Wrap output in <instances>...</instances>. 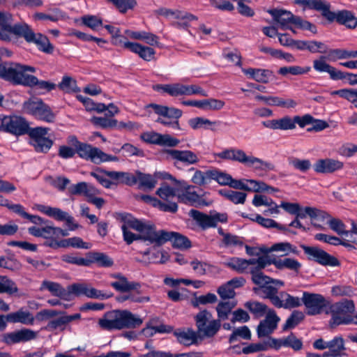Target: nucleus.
<instances>
[{"label":"nucleus","instance_id":"obj_1","mask_svg":"<svg viewBox=\"0 0 357 357\" xmlns=\"http://www.w3.org/2000/svg\"><path fill=\"white\" fill-rule=\"evenodd\" d=\"M11 15L5 12H0V39L10 41L13 35L23 38L27 43L35 44L39 50L46 53L53 51V46L48 38L40 33H35L26 23L15 24L12 26Z\"/></svg>","mask_w":357,"mask_h":357},{"label":"nucleus","instance_id":"obj_2","mask_svg":"<svg viewBox=\"0 0 357 357\" xmlns=\"http://www.w3.org/2000/svg\"><path fill=\"white\" fill-rule=\"evenodd\" d=\"M142 319L128 310H112L98 320L102 329L112 331L134 328L142 324Z\"/></svg>","mask_w":357,"mask_h":357},{"label":"nucleus","instance_id":"obj_3","mask_svg":"<svg viewBox=\"0 0 357 357\" xmlns=\"http://www.w3.org/2000/svg\"><path fill=\"white\" fill-rule=\"evenodd\" d=\"M35 73L36 68L28 65L19 63H3L0 64V78L13 85L26 86L31 75L27 73Z\"/></svg>","mask_w":357,"mask_h":357},{"label":"nucleus","instance_id":"obj_4","mask_svg":"<svg viewBox=\"0 0 357 357\" xmlns=\"http://www.w3.org/2000/svg\"><path fill=\"white\" fill-rule=\"evenodd\" d=\"M122 219L124 223L121 226V229L123 239L127 244L130 245L138 239L149 242V240L146 238L147 229L145 227H151L153 230H155L153 225L134 218L129 214L124 215Z\"/></svg>","mask_w":357,"mask_h":357},{"label":"nucleus","instance_id":"obj_5","mask_svg":"<svg viewBox=\"0 0 357 357\" xmlns=\"http://www.w3.org/2000/svg\"><path fill=\"white\" fill-rule=\"evenodd\" d=\"M355 311L354 303L351 300H343L331 304L329 301V305L326 314H329L331 318L329 324L331 327L339 325L351 324L353 313Z\"/></svg>","mask_w":357,"mask_h":357},{"label":"nucleus","instance_id":"obj_6","mask_svg":"<svg viewBox=\"0 0 357 357\" xmlns=\"http://www.w3.org/2000/svg\"><path fill=\"white\" fill-rule=\"evenodd\" d=\"M268 265H271L268 261V256H262L258 257V261L253 267L250 268L252 282L257 285L259 289H261L265 297L267 296V288L284 286L283 281L273 279L263 273L262 270Z\"/></svg>","mask_w":357,"mask_h":357},{"label":"nucleus","instance_id":"obj_7","mask_svg":"<svg viewBox=\"0 0 357 357\" xmlns=\"http://www.w3.org/2000/svg\"><path fill=\"white\" fill-rule=\"evenodd\" d=\"M146 231V238L150 243L160 246L168 241H172L174 248L179 249H188L191 247L190 241L185 236L177 232L167 231L165 230H153L151 227H145Z\"/></svg>","mask_w":357,"mask_h":357},{"label":"nucleus","instance_id":"obj_8","mask_svg":"<svg viewBox=\"0 0 357 357\" xmlns=\"http://www.w3.org/2000/svg\"><path fill=\"white\" fill-rule=\"evenodd\" d=\"M197 334L202 338L213 337L220 330L222 324L220 320L214 319L207 310L199 311L195 316Z\"/></svg>","mask_w":357,"mask_h":357},{"label":"nucleus","instance_id":"obj_9","mask_svg":"<svg viewBox=\"0 0 357 357\" xmlns=\"http://www.w3.org/2000/svg\"><path fill=\"white\" fill-rule=\"evenodd\" d=\"M146 108H151L156 114L160 116L156 120L157 123L173 129L181 130L178 123V119L183 114L181 109L155 103L149 104L146 106Z\"/></svg>","mask_w":357,"mask_h":357},{"label":"nucleus","instance_id":"obj_10","mask_svg":"<svg viewBox=\"0 0 357 357\" xmlns=\"http://www.w3.org/2000/svg\"><path fill=\"white\" fill-rule=\"evenodd\" d=\"M76 153L79 158L89 160L96 165H100L107 162H117L119 158L103 152L100 149L83 142L76 150Z\"/></svg>","mask_w":357,"mask_h":357},{"label":"nucleus","instance_id":"obj_11","mask_svg":"<svg viewBox=\"0 0 357 357\" xmlns=\"http://www.w3.org/2000/svg\"><path fill=\"white\" fill-rule=\"evenodd\" d=\"M24 111L36 119L48 123L53 122L55 115L51 108L41 99H29L23 104Z\"/></svg>","mask_w":357,"mask_h":357},{"label":"nucleus","instance_id":"obj_12","mask_svg":"<svg viewBox=\"0 0 357 357\" xmlns=\"http://www.w3.org/2000/svg\"><path fill=\"white\" fill-rule=\"evenodd\" d=\"M306 308V313L310 316L326 313L329 305V301L319 294L304 291L301 298V304Z\"/></svg>","mask_w":357,"mask_h":357},{"label":"nucleus","instance_id":"obj_13","mask_svg":"<svg viewBox=\"0 0 357 357\" xmlns=\"http://www.w3.org/2000/svg\"><path fill=\"white\" fill-rule=\"evenodd\" d=\"M31 128L28 122L21 116L0 115V131L22 135L28 134Z\"/></svg>","mask_w":357,"mask_h":357},{"label":"nucleus","instance_id":"obj_14","mask_svg":"<svg viewBox=\"0 0 357 357\" xmlns=\"http://www.w3.org/2000/svg\"><path fill=\"white\" fill-rule=\"evenodd\" d=\"M86 296L89 298L105 300L113 296L112 293H104L86 282H77L69 285V301L72 296Z\"/></svg>","mask_w":357,"mask_h":357},{"label":"nucleus","instance_id":"obj_15","mask_svg":"<svg viewBox=\"0 0 357 357\" xmlns=\"http://www.w3.org/2000/svg\"><path fill=\"white\" fill-rule=\"evenodd\" d=\"M48 128L36 127L31 128L28 132L30 140L29 144L38 153H47L52 148L54 142L47 137Z\"/></svg>","mask_w":357,"mask_h":357},{"label":"nucleus","instance_id":"obj_16","mask_svg":"<svg viewBox=\"0 0 357 357\" xmlns=\"http://www.w3.org/2000/svg\"><path fill=\"white\" fill-rule=\"evenodd\" d=\"M301 247L309 260L314 261L322 266H337L340 265V262L336 257L318 247L305 245H301Z\"/></svg>","mask_w":357,"mask_h":357},{"label":"nucleus","instance_id":"obj_17","mask_svg":"<svg viewBox=\"0 0 357 357\" xmlns=\"http://www.w3.org/2000/svg\"><path fill=\"white\" fill-rule=\"evenodd\" d=\"M324 17L330 22L336 21L340 24L344 25L349 29H354L357 26V18L349 10H342L337 13L330 10L327 8Z\"/></svg>","mask_w":357,"mask_h":357},{"label":"nucleus","instance_id":"obj_18","mask_svg":"<svg viewBox=\"0 0 357 357\" xmlns=\"http://www.w3.org/2000/svg\"><path fill=\"white\" fill-rule=\"evenodd\" d=\"M165 153L174 161V164L176 167L178 162L185 165H195L199 162L198 155L190 150L167 149Z\"/></svg>","mask_w":357,"mask_h":357},{"label":"nucleus","instance_id":"obj_19","mask_svg":"<svg viewBox=\"0 0 357 357\" xmlns=\"http://www.w3.org/2000/svg\"><path fill=\"white\" fill-rule=\"evenodd\" d=\"M280 317L273 310H268L266 317L261 321L257 326V332L259 337L268 336L277 328Z\"/></svg>","mask_w":357,"mask_h":357},{"label":"nucleus","instance_id":"obj_20","mask_svg":"<svg viewBox=\"0 0 357 357\" xmlns=\"http://www.w3.org/2000/svg\"><path fill=\"white\" fill-rule=\"evenodd\" d=\"M343 162L333 158H322L317 160L313 165V169L317 174H328L342 169Z\"/></svg>","mask_w":357,"mask_h":357},{"label":"nucleus","instance_id":"obj_21","mask_svg":"<svg viewBox=\"0 0 357 357\" xmlns=\"http://www.w3.org/2000/svg\"><path fill=\"white\" fill-rule=\"evenodd\" d=\"M37 333L29 328H22L3 335V341L7 344L26 342L36 339Z\"/></svg>","mask_w":357,"mask_h":357},{"label":"nucleus","instance_id":"obj_22","mask_svg":"<svg viewBox=\"0 0 357 357\" xmlns=\"http://www.w3.org/2000/svg\"><path fill=\"white\" fill-rule=\"evenodd\" d=\"M273 17L274 22L278 23L282 29L290 28V24H294L296 16L289 10L284 9H270L267 11Z\"/></svg>","mask_w":357,"mask_h":357},{"label":"nucleus","instance_id":"obj_23","mask_svg":"<svg viewBox=\"0 0 357 357\" xmlns=\"http://www.w3.org/2000/svg\"><path fill=\"white\" fill-rule=\"evenodd\" d=\"M326 59V56H321L318 59L314 60V69L319 73H328L331 79L333 80H340L345 79L344 73L337 70L333 66L327 63Z\"/></svg>","mask_w":357,"mask_h":357},{"label":"nucleus","instance_id":"obj_24","mask_svg":"<svg viewBox=\"0 0 357 357\" xmlns=\"http://www.w3.org/2000/svg\"><path fill=\"white\" fill-rule=\"evenodd\" d=\"M189 186L182 194L179 195V200L186 204H190L195 207L208 206L211 204V201H206L202 196L199 195L195 191L190 190Z\"/></svg>","mask_w":357,"mask_h":357},{"label":"nucleus","instance_id":"obj_25","mask_svg":"<svg viewBox=\"0 0 357 357\" xmlns=\"http://www.w3.org/2000/svg\"><path fill=\"white\" fill-rule=\"evenodd\" d=\"M59 317L50 321L47 325V329L52 331L56 330L64 331L66 326L71 321L79 320L81 319L80 313H75L71 315L66 314L63 312V314L59 315Z\"/></svg>","mask_w":357,"mask_h":357},{"label":"nucleus","instance_id":"obj_26","mask_svg":"<svg viewBox=\"0 0 357 357\" xmlns=\"http://www.w3.org/2000/svg\"><path fill=\"white\" fill-rule=\"evenodd\" d=\"M34 320L33 314L29 310H24L23 307L6 315V321L13 324L20 323L30 326L33 324Z\"/></svg>","mask_w":357,"mask_h":357},{"label":"nucleus","instance_id":"obj_27","mask_svg":"<svg viewBox=\"0 0 357 357\" xmlns=\"http://www.w3.org/2000/svg\"><path fill=\"white\" fill-rule=\"evenodd\" d=\"M48 290L52 296L59 297L61 299L69 301V285L66 289L60 284L49 280L43 281L40 290Z\"/></svg>","mask_w":357,"mask_h":357},{"label":"nucleus","instance_id":"obj_28","mask_svg":"<svg viewBox=\"0 0 357 357\" xmlns=\"http://www.w3.org/2000/svg\"><path fill=\"white\" fill-rule=\"evenodd\" d=\"M264 127L272 130H294L296 128L294 119L289 116H284L278 119L267 120L262 122Z\"/></svg>","mask_w":357,"mask_h":357},{"label":"nucleus","instance_id":"obj_29","mask_svg":"<svg viewBox=\"0 0 357 357\" xmlns=\"http://www.w3.org/2000/svg\"><path fill=\"white\" fill-rule=\"evenodd\" d=\"M155 13L158 15H161L167 19H175V20H197V17L192 13L179 10H173L167 8H160L155 10Z\"/></svg>","mask_w":357,"mask_h":357},{"label":"nucleus","instance_id":"obj_30","mask_svg":"<svg viewBox=\"0 0 357 357\" xmlns=\"http://www.w3.org/2000/svg\"><path fill=\"white\" fill-rule=\"evenodd\" d=\"M258 261V258L244 259L239 257H233L227 263L230 268L239 273H250V268L253 267Z\"/></svg>","mask_w":357,"mask_h":357},{"label":"nucleus","instance_id":"obj_31","mask_svg":"<svg viewBox=\"0 0 357 357\" xmlns=\"http://www.w3.org/2000/svg\"><path fill=\"white\" fill-rule=\"evenodd\" d=\"M123 47L131 52L137 54L142 59L149 61L153 59L155 54V50L149 47L143 46L137 43L125 42Z\"/></svg>","mask_w":357,"mask_h":357},{"label":"nucleus","instance_id":"obj_32","mask_svg":"<svg viewBox=\"0 0 357 357\" xmlns=\"http://www.w3.org/2000/svg\"><path fill=\"white\" fill-rule=\"evenodd\" d=\"M268 261L270 264H273L278 269H288L296 273H298L302 266L297 259L293 258L276 259L268 257Z\"/></svg>","mask_w":357,"mask_h":357},{"label":"nucleus","instance_id":"obj_33","mask_svg":"<svg viewBox=\"0 0 357 357\" xmlns=\"http://www.w3.org/2000/svg\"><path fill=\"white\" fill-rule=\"evenodd\" d=\"M26 86L34 88L36 90L39 91L40 94H45L55 89L56 85L49 81L39 80L36 76L31 75Z\"/></svg>","mask_w":357,"mask_h":357},{"label":"nucleus","instance_id":"obj_34","mask_svg":"<svg viewBox=\"0 0 357 357\" xmlns=\"http://www.w3.org/2000/svg\"><path fill=\"white\" fill-rule=\"evenodd\" d=\"M243 72L256 82L263 84L268 83L273 76V72L268 69L249 68L243 69Z\"/></svg>","mask_w":357,"mask_h":357},{"label":"nucleus","instance_id":"obj_35","mask_svg":"<svg viewBox=\"0 0 357 357\" xmlns=\"http://www.w3.org/2000/svg\"><path fill=\"white\" fill-rule=\"evenodd\" d=\"M8 208L22 218L29 220L33 224L43 225L47 222V220L43 219L38 215L29 214L24 211V206L20 204H12L10 202Z\"/></svg>","mask_w":357,"mask_h":357},{"label":"nucleus","instance_id":"obj_36","mask_svg":"<svg viewBox=\"0 0 357 357\" xmlns=\"http://www.w3.org/2000/svg\"><path fill=\"white\" fill-rule=\"evenodd\" d=\"M216 156L221 159L231 160L244 164L247 155L241 149L230 148L216 153Z\"/></svg>","mask_w":357,"mask_h":357},{"label":"nucleus","instance_id":"obj_37","mask_svg":"<svg viewBox=\"0 0 357 357\" xmlns=\"http://www.w3.org/2000/svg\"><path fill=\"white\" fill-rule=\"evenodd\" d=\"M89 266L93 263H96L98 266L108 268L114 264L113 259L103 252L88 253Z\"/></svg>","mask_w":357,"mask_h":357},{"label":"nucleus","instance_id":"obj_38","mask_svg":"<svg viewBox=\"0 0 357 357\" xmlns=\"http://www.w3.org/2000/svg\"><path fill=\"white\" fill-rule=\"evenodd\" d=\"M189 214L204 229L215 227L211 213L207 215L199 211L192 209L190 211Z\"/></svg>","mask_w":357,"mask_h":357},{"label":"nucleus","instance_id":"obj_39","mask_svg":"<svg viewBox=\"0 0 357 357\" xmlns=\"http://www.w3.org/2000/svg\"><path fill=\"white\" fill-rule=\"evenodd\" d=\"M155 89L169 94L171 96L177 97L185 96V85L180 83L169 84H158Z\"/></svg>","mask_w":357,"mask_h":357},{"label":"nucleus","instance_id":"obj_40","mask_svg":"<svg viewBox=\"0 0 357 357\" xmlns=\"http://www.w3.org/2000/svg\"><path fill=\"white\" fill-rule=\"evenodd\" d=\"M236 303L231 301H220L216 306L218 319L221 322L229 318Z\"/></svg>","mask_w":357,"mask_h":357},{"label":"nucleus","instance_id":"obj_41","mask_svg":"<svg viewBox=\"0 0 357 357\" xmlns=\"http://www.w3.org/2000/svg\"><path fill=\"white\" fill-rule=\"evenodd\" d=\"M294 3L301 5L309 9L320 11L324 16L327 8H330V4L322 0H295Z\"/></svg>","mask_w":357,"mask_h":357},{"label":"nucleus","instance_id":"obj_42","mask_svg":"<svg viewBox=\"0 0 357 357\" xmlns=\"http://www.w3.org/2000/svg\"><path fill=\"white\" fill-rule=\"evenodd\" d=\"M36 209L40 213L52 218L58 221H63L66 211H62L59 208L52 207L43 204H37Z\"/></svg>","mask_w":357,"mask_h":357},{"label":"nucleus","instance_id":"obj_43","mask_svg":"<svg viewBox=\"0 0 357 357\" xmlns=\"http://www.w3.org/2000/svg\"><path fill=\"white\" fill-rule=\"evenodd\" d=\"M110 285L116 291L121 292H129L132 290L138 289L141 285L137 282H129L126 277L121 280L112 282Z\"/></svg>","mask_w":357,"mask_h":357},{"label":"nucleus","instance_id":"obj_44","mask_svg":"<svg viewBox=\"0 0 357 357\" xmlns=\"http://www.w3.org/2000/svg\"><path fill=\"white\" fill-rule=\"evenodd\" d=\"M197 333L192 329L177 330L174 332V335L177 340L184 345H190L195 342L197 340Z\"/></svg>","mask_w":357,"mask_h":357},{"label":"nucleus","instance_id":"obj_45","mask_svg":"<svg viewBox=\"0 0 357 357\" xmlns=\"http://www.w3.org/2000/svg\"><path fill=\"white\" fill-rule=\"evenodd\" d=\"M282 252L281 256H287L290 253L298 255L299 252L296 246L288 242L277 243L271 245L267 252Z\"/></svg>","mask_w":357,"mask_h":357},{"label":"nucleus","instance_id":"obj_46","mask_svg":"<svg viewBox=\"0 0 357 357\" xmlns=\"http://www.w3.org/2000/svg\"><path fill=\"white\" fill-rule=\"evenodd\" d=\"M278 287H275V288H267V296L265 298H268L275 307L282 308L280 304L284 303L287 292H278Z\"/></svg>","mask_w":357,"mask_h":357},{"label":"nucleus","instance_id":"obj_47","mask_svg":"<svg viewBox=\"0 0 357 357\" xmlns=\"http://www.w3.org/2000/svg\"><path fill=\"white\" fill-rule=\"evenodd\" d=\"M244 164L248 166H252L257 170L267 171L273 170L274 169V165L271 162L264 161L252 155H247L245 163Z\"/></svg>","mask_w":357,"mask_h":357},{"label":"nucleus","instance_id":"obj_48","mask_svg":"<svg viewBox=\"0 0 357 357\" xmlns=\"http://www.w3.org/2000/svg\"><path fill=\"white\" fill-rule=\"evenodd\" d=\"M244 307L248 309L256 318H260L267 314L268 307L266 305L258 301H247Z\"/></svg>","mask_w":357,"mask_h":357},{"label":"nucleus","instance_id":"obj_49","mask_svg":"<svg viewBox=\"0 0 357 357\" xmlns=\"http://www.w3.org/2000/svg\"><path fill=\"white\" fill-rule=\"evenodd\" d=\"M202 354L199 352H188L173 354L169 352L152 350L140 357H202Z\"/></svg>","mask_w":357,"mask_h":357},{"label":"nucleus","instance_id":"obj_50","mask_svg":"<svg viewBox=\"0 0 357 357\" xmlns=\"http://www.w3.org/2000/svg\"><path fill=\"white\" fill-rule=\"evenodd\" d=\"M135 178L137 183H139V188L146 189H153L157 183V181L151 174H144L139 171L135 172Z\"/></svg>","mask_w":357,"mask_h":357},{"label":"nucleus","instance_id":"obj_51","mask_svg":"<svg viewBox=\"0 0 357 357\" xmlns=\"http://www.w3.org/2000/svg\"><path fill=\"white\" fill-rule=\"evenodd\" d=\"M225 102L215 98L197 100V107L204 110H220L225 106Z\"/></svg>","mask_w":357,"mask_h":357},{"label":"nucleus","instance_id":"obj_52","mask_svg":"<svg viewBox=\"0 0 357 357\" xmlns=\"http://www.w3.org/2000/svg\"><path fill=\"white\" fill-rule=\"evenodd\" d=\"M18 288L14 281L7 276H0V294H8L9 295L17 293Z\"/></svg>","mask_w":357,"mask_h":357},{"label":"nucleus","instance_id":"obj_53","mask_svg":"<svg viewBox=\"0 0 357 357\" xmlns=\"http://www.w3.org/2000/svg\"><path fill=\"white\" fill-rule=\"evenodd\" d=\"M46 183L56 188L59 191H64L66 186L70 183V181L64 176H48L45 178Z\"/></svg>","mask_w":357,"mask_h":357},{"label":"nucleus","instance_id":"obj_54","mask_svg":"<svg viewBox=\"0 0 357 357\" xmlns=\"http://www.w3.org/2000/svg\"><path fill=\"white\" fill-rule=\"evenodd\" d=\"M255 222L265 228H277L280 231H288L289 229L286 226L278 224L274 220L265 218L259 214L255 215Z\"/></svg>","mask_w":357,"mask_h":357},{"label":"nucleus","instance_id":"obj_55","mask_svg":"<svg viewBox=\"0 0 357 357\" xmlns=\"http://www.w3.org/2000/svg\"><path fill=\"white\" fill-rule=\"evenodd\" d=\"M126 293V294L116 296V300L119 303H123L126 301H130L134 303H145L150 301V298L149 296H139V291L131 292L130 291Z\"/></svg>","mask_w":357,"mask_h":357},{"label":"nucleus","instance_id":"obj_56","mask_svg":"<svg viewBox=\"0 0 357 357\" xmlns=\"http://www.w3.org/2000/svg\"><path fill=\"white\" fill-rule=\"evenodd\" d=\"M220 193L236 204H243L247 196L245 192L231 190H221Z\"/></svg>","mask_w":357,"mask_h":357},{"label":"nucleus","instance_id":"obj_57","mask_svg":"<svg viewBox=\"0 0 357 357\" xmlns=\"http://www.w3.org/2000/svg\"><path fill=\"white\" fill-rule=\"evenodd\" d=\"M311 68L310 66L301 67L298 66H284L281 67L278 70V73L281 75L285 76L287 74H291L292 75H300L306 74L310 72Z\"/></svg>","mask_w":357,"mask_h":357},{"label":"nucleus","instance_id":"obj_58","mask_svg":"<svg viewBox=\"0 0 357 357\" xmlns=\"http://www.w3.org/2000/svg\"><path fill=\"white\" fill-rule=\"evenodd\" d=\"M284 347L291 348L297 352L303 349V344L301 339L298 338L294 333H291L286 337H283Z\"/></svg>","mask_w":357,"mask_h":357},{"label":"nucleus","instance_id":"obj_59","mask_svg":"<svg viewBox=\"0 0 357 357\" xmlns=\"http://www.w3.org/2000/svg\"><path fill=\"white\" fill-rule=\"evenodd\" d=\"M82 23L93 31H98L102 26V20L96 15H86L82 17Z\"/></svg>","mask_w":357,"mask_h":357},{"label":"nucleus","instance_id":"obj_60","mask_svg":"<svg viewBox=\"0 0 357 357\" xmlns=\"http://www.w3.org/2000/svg\"><path fill=\"white\" fill-rule=\"evenodd\" d=\"M208 176L211 181L215 180L222 185H229L232 178L229 174L217 169L209 170Z\"/></svg>","mask_w":357,"mask_h":357},{"label":"nucleus","instance_id":"obj_61","mask_svg":"<svg viewBox=\"0 0 357 357\" xmlns=\"http://www.w3.org/2000/svg\"><path fill=\"white\" fill-rule=\"evenodd\" d=\"M109 171L98 168L96 171L91 172L90 175L93 176L96 181L105 188H111L114 183L108 179L106 176L107 172Z\"/></svg>","mask_w":357,"mask_h":357},{"label":"nucleus","instance_id":"obj_62","mask_svg":"<svg viewBox=\"0 0 357 357\" xmlns=\"http://www.w3.org/2000/svg\"><path fill=\"white\" fill-rule=\"evenodd\" d=\"M304 317V314L302 312L298 310L294 311L286 320V322L282 327V330L287 331L288 329L295 328L303 320Z\"/></svg>","mask_w":357,"mask_h":357},{"label":"nucleus","instance_id":"obj_63","mask_svg":"<svg viewBox=\"0 0 357 357\" xmlns=\"http://www.w3.org/2000/svg\"><path fill=\"white\" fill-rule=\"evenodd\" d=\"M91 122L104 129L113 128L117 126V120L107 116H94L91 119Z\"/></svg>","mask_w":357,"mask_h":357},{"label":"nucleus","instance_id":"obj_64","mask_svg":"<svg viewBox=\"0 0 357 357\" xmlns=\"http://www.w3.org/2000/svg\"><path fill=\"white\" fill-rule=\"evenodd\" d=\"M328 349L330 352L342 356L344 355L345 347L343 338L341 337H335L333 340L328 341Z\"/></svg>","mask_w":357,"mask_h":357}]
</instances>
